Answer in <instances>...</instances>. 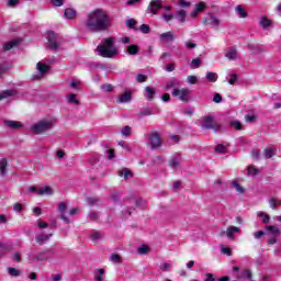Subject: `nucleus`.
<instances>
[{
  "instance_id": "1",
  "label": "nucleus",
  "mask_w": 281,
  "mask_h": 281,
  "mask_svg": "<svg viewBox=\"0 0 281 281\" xmlns=\"http://www.w3.org/2000/svg\"><path fill=\"white\" fill-rule=\"evenodd\" d=\"M109 15L100 9L90 12L86 19V27L89 32H104L109 30Z\"/></svg>"
},
{
  "instance_id": "2",
  "label": "nucleus",
  "mask_w": 281,
  "mask_h": 281,
  "mask_svg": "<svg viewBox=\"0 0 281 281\" xmlns=\"http://www.w3.org/2000/svg\"><path fill=\"white\" fill-rule=\"evenodd\" d=\"M97 53L102 58H115L120 54L113 37L102 40L101 44L97 47Z\"/></svg>"
},
{
  "instance_id": "3",
  "label": "nucleus",
  "mask_w": 281,
  "mask_h": 281,
  "mask_svg": "<svg viewBox=\"0 0 281 281\" xmlns=\"http://www.w3.org/2000/svg\"><path fill=\"white\" fill-rule=\"evenodd\" d=\"M54 127V120L43 119L37 123L31 126L32 133L35 135H43V133H47V131H52Z\"/></svg>"
},
{
  "instance_id": "4",
  "label": "nucleus",
  "mask_w": 281,
  "mask_h": 281,
  "mask_svg": "<svg viewBox=\"0 0 281 281\" xmlns=\"http://www.w3.org/2000/svg\"><path fill=\"white\" fill-rule=\"evenodd\" d=\"M203 25L211 27L212 30H221V23H223L218 16L214 13H207L202 21Z\"/></svg>"
},
{
  "instance_id": "5",
  "label": "nucleus",
  "mask_w": 281,
  "mask_h": 281,
  "mask_svg": "<svg viewBox=\"0 0 281 281\" xmlns=\"http://www.w3.org/2000/svg\"><path fill=\"white\" fill-rule=\"evenodd\" d=\"M52 248H47L46 250L32 255L29 260L30 262H47V260H49V254H52Z\"/></svg>"
},
{
  "instance_id": "6",
  "label": "nucleus",
  "mask_w": 281,
  "mask_h": 281,
  "mask_svg": "<svg viewBox=\"0 0 281 281\" xmlns=\"http://www.w3.org/2000/svg\"><path fill=\"white\" fill-rule=\"evenodd\" d=\"M171 95L173 98H179V100L181 102H188V100H190V89L188 88H175L172 91H171Z\"/></svg>"
},
{
  "instance_id": "7",
  "label": "nucleus",
  "mask_w": 281,
  "mask_h": 281,
  "mask_svg": "<svg viewBox=\"0 0 281 281\" xmlns=\"http://www.w3.org/2000/svg\"><path fill=\"white\" fill-rule=\"evenodd\" d=\"M148 146H150V148L153 150L160 148L161 146V135H159V133L157 132H153L150 134H148V142H147Z\"/></svg>"
},
{
  "instance_id": "8",
  "label": "nucleus",
  "mask_w": 281,
  "mask_h": 281,
  "mask_svg": "<svg viewBox=\"0 0 281 281\" xmlns=\"http://www.w3.org/2000/svg\"><path fill=\"white\" fill-rule=\"evenodd\" d=\"M202 128L221 131V124L214 121L213 116H205L202 121Z\"/></svg>"
},
{
  "instance_id": "9",
  "label": "nucleus",
  "mask_w": 281,
  "mask_h": 281,
  "mask_svg": "<svg viewBox=\"0 0 281 281\" xmlns=\"http://www.w3.org/2000/svg\"><path fill=\"white\" fill-rule=\"evenodd\" d=\"M58 40H59V36H58V34L54 33V31L47 32L48 45L55 52H56V49H58V47L60 45V44H58Z\"/></svg>"
},
{
  "instance_id": "10",
  "label": "nucleus",
  "mask_w": 281,
  "mask_h": 281,
  "mask_svg": "<svg viewBox=\"0 0 281 281\" xmlns=\"http://www.w3.org/2000/svg\"><path fill=\"white\" fill-rule=\"evenodd\" d=\"M164 8L161 4V0H151L148 4L147 12H151V14H157L159 10Z\"/></svg>"
},
{
  "instance_id": "11",
  "label": "nucleus",
  "mask_w": 281,
  "mask_h": 281,
  "mask_svg": "<svg viewBox=\"0 0 281 281\" xmlns=\"http://www.w3.org/2000/svg\"><path fill=\"white\" fill-rule=\"evenodd\" d=\"M36 69L37 71H40V74H37L35 78H43V76H45V74L49 71V66L43 64L42 61H38L36 65Z\"/></svg>"
},
{
  "instance_id": "12",
  "label": "nucleus",
  "mask_w": 281,
  "mask_h": 281,
  "mask_svg": "<svg viewBox=\"0 0 281 281\" xmlns=\"http://www.w3.org/2000/svg\"><path fill=\"white\" fill-rule=\"evenodd\" d=\"M66 211H67V203H65V202L59 203L58 212L60 214V218H61V221H64V223L69 224V223H71V221L68 220L67 215H65Z\"/></svg>"
},
{
  "instance_id": "13",
  "label": "nucleus",
  "mask_w": 281,
  "mask_h": 281,
  "mask_svg": "<svg viewBox=\"0 0 281 281\" xmlns=\"http://www.w3.org/2000/svg\"><path fill=\"white\" fill-rule=\"evenodd\" d=\"M179 166H181V155L176 154L170 158L169 167L172 168L173 170H177Z\"/></svg>"
},
{
  "instance_id": "14",
  "label": "nucleus",
  "mask_w": 281,
  "mask_h": 281,
  "mask_svg": "<svg viewBox=\"0 0 281 281\" xmlns=\"http://www.w3.org/2000/svg\"><path fill=\"white\" fill-rule=\"evenodd\" d=\"M4 126L8 128H12L13 131H19V128H23V124L19 121H4Z\"/></svg>"
},
{
  "instance_id": "15",
  "label": "nucleus",
  "mask_w": 281,
  "mask_h": 281,
  "mask_svg": "<svg viewBox=\"0 0 281 281\" xmlns=\"http://www.w3.org/2000/svg\"><path fill=\"white\" fill-rule=\"evenodd\" d=\"M131 100H133L131 92H124L116 99V102L117 104H124L126 102H131Z\"/></svg>"
},
{
  "instance_id": "16",
  "label": "nucleus",
  "mask_w": 281,
  "mask_h": 281,
  "mask_svg": "<svg viewBox=\"0 0 281 281\" xmlns=\"http://www.w3.org/2000/svg\"><path fill=\"white\" fill-rule=\"evenodd\" d=\"M50 237L52 234H40L35 237V240L37 245H45V243H47V240H49Z\"/></svg>"
},
{
  "instance_id": "17",
  "label": "nucleus",
  "mask_w": 281,
  "mask_h": 281,
  "mask_svg": "<svg viewBox=\"0 0 281 281\" xmlns=\"http://www.w3.org/2000/svg\"><path fill=\"white\" fill-rule=\"evenodd\" d=\"M155 93H156L155 88H150V87L145 88L144 95L146 100H148V102H153V100L155 99Z\"/></svg>"
},
{
  "instance_id": "18",
  "label": "nucleus",
  "mask_w": 281,
  "mask_h": 281,
  "mask_svg": "<svg viewBox=\"0 0 281 281\" xmlns=\"http://www.w3.org/2000/svg\"><path fill=\"white\" fill-rule=\"evenodd\" d=\"M238 232H240V228H238L237 226H229L226 229V236L229 240H234V234H238Z\"/></svg>"
},
{
  "instance_id": "19",
  "label": "nucleus",
  "mask_w": 281,
  "mask_h": 281,
  "mask_svg": "<svg viewBox=\"0 0 281 281\" xmlns=\"http://www.w3.org/2000/svg\"><path fill=\"white\" fill-rule=\"evenodd\" d=\"M8 175V159L2 158L0 160V177H5Z\"/></svg>"
},
{
  "instance_id": "20",
  "label": "nucleus",
  "mask_w": 281,
  "mask_h": 281,
  "mask_svg": "<svg viewBox=\"0 0 281 281\" xmlns=\"http://www.w3.org/2000/svg\"><path fill=\"white\" fill-rule=\"evenodd\" d=\"M259 25L260 27H262L263 30H269V27L272 25L271 20H269V18H267L266 15L261 16L260 21H259Z\"/></svg>"
},
{
  "instance_id": "21",
  "label": "nucleus",
  "mask_w": 281,
  "mask_h": 281,
  "mask_svg": "<svg viewBox=\"0 0 281 281\" xmlns=\"http://www.w3.org/2000/svg\"><path fill=\"white\" fill-rule=\"evenodd\" d=\"M179 80H177V78H172L169 81H167L165 86V91H170V89H175L176 87H179Z\"/></svg>"
},
{
  "instance_id": "22",
  "label": "nucleus",
  "mask_w": 281,
  "mask_h": 281,
  "mask_svg": "<svg viewBox=\"0 0 281 281\" xmlns=\"http://www.w3.org/2000/svg\"><path fill=\"white\" fill-rule=\"evenodd\" d=\"M226 58H228V60H237L238 50H236V47H231L228 49V52L226 53Z\"/></svg>"
},
{
  "instance_id": "23",
  "label": "nucleus",
  "mask_w": 281,
  "mask_h": 281,
  "mask_svg": "<svg viewBox=\"0 0 281 281\" xmlns=\"http://www.w3.org/2000/svg\"><path fill=\"white\" fill-rule=\"evenodd\" d=\"M160 41H162V43H169L175 41V34H172V32H166L160 34Z\"/></svg>"
},
{
  "instance_id": "24",
  "label": "nucleus",
  "mask_w": 281,
  "mask_h": 281,
  "mask_svg": "<svg viewBox=\"0 0 281 281\" xmlns=\"http://www.w3.org/2000/svg\"><path fill=\"white\" fill-rule=\"evenodd\" d=\"M267 232L271 235V236H280L281 231L278 226L272 225V226H267L266 227Z\"/></svg>"
},
{
  "instance_id": "25",
  "label": "nucleus",
  "mask_w": 281,
  "mask_h": 281,
  "mask_svg": "<svg viewBox=\"0 0 281 281\" xmlns=\"http://www.w3.org/2000/svg\"><path fill=\"white\" fill-rule=\"evenodd\" d=\"M127 54H130V56H137V54H139V46L135 44L128 45Z\"/></svg>"
},
{
  "instance_id": "26",
  "label": "nucleus",
  "mask_w": 281,
  "mask_h": 281,
  "mask_svg": "<svg viewBox=\"0 0 281 281\" xmlns=\"http://www.w3.org/2000/svg\"><path fill=\"white\" fill-rule=\"evenodd\" d=\"M12 247L8 244H3L0 241V258H3L8 251H11Z\"/></svg>"
},
{
  "instance_id": "27",
  "label": "nucleus",
  "mask_w": 281,
  "mask_h": 281,
  "mask_svg": "<svg viewBox=\"0 0 281 281\" xmlns=\"http://www.w3.org/2000/svg\"><path fill=\"white\" fill-rule=\"evenodd\" d=\"M187 16L188 12H186V10H180L176 13V19H178L179 23H186Z\"/></svg>"
},
{
  "instance_id": "28",
  "label": "nucleus",
  "mask_w": 281,
  "mask_h": 281,
  "mask_svg": "<svg viewBox=\"0 0 281 281\" xmlns=\"http://www.w3.org/2000/svg\"><path fill=\"white\" fill-rule=\"evenodd\" d=\"M76 14H77L76 10L71 8L66 9L64 12L65 19H69V20L76 19Z\"/></svg>"
},
{
  "instance_id": "29",
  "label": "nucleus",
  "mask_w": 281,
  "mask_h": 281,
  "mask_svg": "<svg viewBox=\"0 0 281 281\" xmlns=\"http://www.w3.org/2000/svg\"><path fill=\"white\" fill-rule=\"evenodd\" d=\"M235 10H236L239 19H247V10H245V8H243V5H237Z\"/></svg>"
},
{
  "instance_id": "30",
  "label": "nucleus",
  "mask_w": 281,
  "mask_h": 281,
  "mask_svg": "<svg viewBox=\"0 0 281 281\" xmlns=\"http://www.w3.org/2000/svg\"><path fill=\"white\" fill-rule=\"evenodd\" d=\"M263 157H265V159H271V157H276V149H273V148H266L263 150Z\"/></svg>"
},
{
  "instance_id": "31",
  "label": "nucleus",
  "mask_w": 281,
  "mask_h": 281,
  "mask_svg": "<svg viewBox=\"0 0 281 281\" xmlns=\"http://www.w3.org/2000/svg\"><path fill=\"white\" fill-rule=\"evenodd\" d=\"M238 280L244 279V280H251V270H243L240 274L237 276Z\"/></svg>"
},
{
  "instance_id": "32",
  "label": "nucleus",
  "mask_w": 281,
  "mask_h": 281,
  "mask_svg": "<svg viewBox=\"0 0 281 281\" xmlns=\"http://www.w3.org/2000/svg\"><path fill=\"white\" fill-rule=\"evenodd\" d=\"M20 41H11L4 44L3 49L4 52H10V49H12L13 47H16V45H19Z\"/></svg>"
},
{
  "instance_id": "33",
  "label": "nucleus",
  "mask_w": 281,
  "mask_h": 281,
  "mask_svg": "<svg viewBox=\"0 0 281 281\" xmlns=\"http://www.w3.org/2000/svg\"><path fill=\"white\" fill-rule=\"evenodd\" d=\"M119 177H123L124 179H131L133 177V172L128 170L127 168H124L123 170L119 171Z\"/></svg>"
},
{
  "instance_id": "34",
  "label": "nucleus",
  "mask_w": 281,
  "mask_h": 281,
  "mask_svg": "<svg viewBox=\"0 0 281 281\" xmlns=\"http://www.w3.org/2000/svg\"><path fill=\"white\" fill-rule=\"evenodd\" d=\"M207 82H216L218 80V75L216 72L209 71L206 72Z\"/></svg>"
},
{
  "instance_id": "35",
  "label": "nucleus",
  "mask_w": 281,
  "mask_h": 281,
  "mask_svg": "<svg viewBox=\"0 0 281 281\" xmlns=\"http://www.w3.org/2000/svg\"><path fill=\"white\" fill-rule=\"evenodd\" d=\"M203 64V60L201 58H194L191 60V69H199L201 65Z\"/></svg>"
},
{
  "instance_id": "36",
  "label": "nucleus",
  "mask_w": 281,
  "mask_h": 281,
  "mask_svg": "<svg viewBox=\"0 0 281 281\" xmlns=\"http://www.w3.org/2000/svg\"><path fill=\"white\" fill-rule=\"evenodd\" d=\"M14 95L13 90H4L0 93V100H5V98H12Z\"/></svg>"
},
{
  "instance_id": "37",
  "label": "nucleus",
  "mask_w": 281,
  "mask_h": 281,
  "mask_svg": "<svg viewBox=\"0 0 281 281\" xmlns=\"http://www.w3.org/2000/svg\"><path fill=\"white\" fill-rule=\"evenodd\" d=\"M37 194L40 196H43V194H53V191L50 187H44L42 189H38Z\"/></svg>"
},
{
  "instance_id": "38",
  "label": "nucleus",
  "mask_w": 281,
  "mask_h": 281,
  "mask_svg": "<svg viewBox=\"0 0 281 281\" xmlns=\"http://www.w3.org/2000/svg\"><path fill=\"white\" fill-rule=\"evenodd\" d=\"M110 260L111 262H113L114 265H120V262H122V257L117 254H112L110 256Z\"/></svg>"
},
{
  "instance_id": "39",
  "label": "nucleus",
  "mask_w": 281,
  "mask_h": 281,
  "mask_svg": "<svg viewBox=\"0 0 281 281\" xmlns=\"http://www.w3.org/2000/svg\"><path fill=\"white\" fill-rule=\"evenodd\" d=\"M215 153H218L220 155H225L227 153V146L220 144L215 147Z\"/></svg>"
},
{
  "instance_id": "40",
  "label": "nucleus",
  "mask_w": 281,
  "mask_h": 281,
  "mask_svg": "<svg viewBox=\"0 0 281 281\" xmlns=\"http://www.w3.org/2000/svg\"><path fill=\"white\" fill-rule=\"evenodd\" d=\"M9 276H12L13 278H19L21 276V271L16 268H8Z\"/></svg>"
},
{
  "instance_id": "41",
  "label": "nucleus",
  "mask_w": 281,
  "mask_h": 281,
  "mask_svg": "<svg viewBox=\"0 0 281 281\" xmlns=\"http://www.w3.org/2000/svg\"><path fill=\"white\" fill-rule=\"evenodd\" d=\"M102 276H104V269H97L94 273V280L102 281Z\"/></svg>"
},
{
  "instance_id": "42",
  "label": "nucleus",
  "mask_w": 281,
  "mask_h": 281,
  "mask_svg": "<svg viewBox=\"0 0 281 281\" xmlns=\"http://www.w3.org/2000/svg\"><path fill=\"white\" fill-rule=\"evenodd\" d=\"M229 126L235 128V131H243V124L238 121H233L229 123Z\"/></svg>"
},
{
  "instance_id": "43",
  "label": "nucleus",
  "mask_w": 281,
  "mask_h": 281,
  "mask_svg": "<svg viewBox=\"0 0 281 281\" xmlns=\"http://www.w3.org/2000/svg\"><path fill=\"white\" fill-rule=\"evenodd\" d=\"M68 102L70 104H80V101L76 99V94L71 93L68 95Z\"/></svg>"
},
{
  "instance_id": "44",
  "label": "nucleus",
  "mask_w": 281,
  "mask_h": 281,
  "mask_svg": "<svg viewBox=\"0 0 281 281\" xmlns=\"http://www.w3.org/2000/svg\"><path fill=\"white\" fill-rule=\"evenodd\" d=\"M125 25L130 27V30H134L135 25H137V21H135V19H130L125 22Z\"/></svg>"
},
{
  "instance_id": "45",
  "label": "nucleus",
  "mask_w": 281,
  "mask_h": 281,
  "mask_svg": "<svg viewBox=\"0 0 281 281\" xmlns=\"http://www.w3.org/2000/svg\"><path fill=\"white\" fill-rule=\"evenodd\" d=\"M233 187L235 188L236 192H239V194H245V188L237 182H233Z\"/></svg>"
},
{
  "instance_id": "46",
  "label": "nucleus",
  "mask_w": 281,
  "mask_h": 281,
  "mask_svg": "<svg viewBox=\"0 0 281 281\" xmlns=\"http://www.w3.org/2000/svg\"><path fill=\"white\" fill-rule=\"evenodd\" d=\"M198 81H199V78L196 76L187 77V82H189V85H196Z\"/></svg>"
},
{
  "instance_id": "47",
  "label": "nucleus",
  "mask_w": 281,
  "mask_h": 281,
  "mask_svg": "<svg viewBox=\"0 0 281 281\" xmlns=\"http://www.w3.org/2000/svg\"><path fill=\"white\" fill-rule=\"evenodd\" d=\"M37 227L40 229H47V227H49V224L47 222H43L42 220L37 221Z\"/></svg>"
},
{
  "instance_id": "48",
  "label": "nucleus",
  "mask_w": 281,
  "mask_h": 281,
  "mask_svg": "<svg viewBox=\"0 0 281 281\" xmlns=\"http://www.w3.org/2000/svg\"><path fill=\"white\" fill-rule=\"evenodd\" d=\"M221 251H222V254H224L226 256H232V249L229 247L225 246V245H223L221 247Z\"/></svg>"
},
{
  "instance_id": "49",
  "label": "nucleus",
  "mask_w": 281,
  "mask_h": 281,
  "mask_svg": "<svg viewBox=\"0 0 281 281\" xmlns=\"http://www.w3.org/2000/svg\"><path fill=\"white\" fill-rule=\"evenodd\" d=\"M251 157L258 161L260 159V149H252Z\"/></svg>"
},
{
  "instance_id": "50",
  "label": "nucleus",
  "mask_w": 281,
  "mask_h": 281,
  "mask_svg": "<svg viewBox=\"0 0 281 281\" xmlns=\"http://www.w3.org/2000/svg\"><path fill=\"white\" fill-rule=\"evenodd\" d=\"M237 81H238V75L232 74L231 78L228 79V85H236Z\"/></svg>"
},
{
  "instance_id": "51",
  "label": "nucleus",
  "mask_w": 281,
  "mask_h": 281,
  "mask_svg": "<svg viewBox=\"0 0 281 281\" xmlns=\"http://www.w3.org/2000/svg\"><path fill=\"white\" fill-rule=\"evenodd\" d=\"M121 135H124V136H128V135H131V126H128V125H126V126H124L123 128H122V131H121Z\"/></svg>"
},
{
  "instance_id": "52",
  "label": "nucleus",
  "mask_w": 281,
  "mask_h": 281,
  "mask_svg": "<svg viewBox=\"0 0 281 281\" xmlns=\"http://www.w3.org/2000/svg\"><path fill=\"white\" fill-rule=\"evenodd\" d=\"M139 30L143 34H148L150 32V26H148V24H142Z\"/></svg>"
},
{
  "instance_id": "53",
  "label": "nucleus",
  "mask_w": 281,
  "mask_h": 281,
  "mask_svg": "<svg viewBox=\"0 0 281 281\" xmlns=\"http://www.w3.org/2000/svg\"><path fill=\"white\" fill-rule=\"evenodd\" d=\"M205 10V2H200L195 5V12H203Z\"/></svg>"
},
{
  "instance_id": "54",
  "label": "nucleus",
  "mask_w": 281,
  "mask_h": 281,
  "mask_svg": "<svg viewBox=\"0 0 281 281\" xmlns=\"http://www.w3.org/2000/svg\"><path fill=\"white\" fill-rule=\"evenodd\" d=\"M248 175H251L252 177H256V175H258V169H256V167H254V166H249L248 167Z\"/></svg>"
},
{
  "instance_id": "55",
  "label": "nucleus",
  "mask_w": 281,
  "mask_h": 281,
  "mask_svg": "<svg viewBox=\"0 0 281 281\" xmlns=\"http://www.w3.org/2000/svg\"><path fill=\"white\" fill-rule=\"evenodd\" d=\"M101 89L102 91L110 92V91H113V86L111 83H105L101 86Z\"/></svg>"
},
{
  "instance_id": "56",
  "label": "nucleus",
  "mask_w": 281,
  "mask_h": 281,
  "mask_svg": "<svg viewBox=\"0 0 281 281\" xmlns=\"http://www.w3.org/2000/svg\"><path fill=\"white\" fill-rule=\"evenodd\" d=\"M136 80L137 82H146V80H148V76L139 74L137 75Z\"/></svg>"
},
{
  "instance_id": "57",
  "label": "nucleus",
  "mask_w": 281,
  "mask_h": 281,
  "mask_svg": "<svg viewBox=\"0 0 281 281\" xmlns=\"http://www.w3.org/2000/svg\"><path fill=\"white\" fill-rule=\"evenodd\" d=\"M213 102H215L216 104H220V102H223V97L221 95V93L214 94Z\"/></svg>"
},
{
  "instance_id": "58",
  "label": "nucleus",
  "mask_w": 281,
  "mask_h": 281,
  "mask_svg": "<svg viewBox=\"0 0 281 281\" xmlns=\"http://www.w3.org/2000/svg\"><path fill=\"white\" fill-rule=\"evenodd\" d=\"M138 254H140V256L148 254V247L146 245H143L138 248Z\"/></svg>"
},
{
  "instance_id": "59",
  "label": "nucleus",
  "mask_w": 281,
  "mask_h": 281,
  "mask_svg": "<svg viewBox=\"0 0 281 281\" xmlns=\"http://www.w3.org/2000/svg\"><path fill=\"white\" fill-rule=\"evenodd\" d=\"M178 3L180 8H190V5H192L190 2L186 0H178Z\"/></svg>"
},
{
  "instance_id": "60",
  "label": "nucleus",
  "mask_w": 281,
  "mask_h": 281,
  "mask_svg": "<svg viewBox=\"0 0 281 281\" xmlns=\"http://www.w3.org/2000/svg\"><path fill=\"white\" fill-rule=\"evenodd\" d=\"M100 238H102V235L98 232L92 233L91 235V240H93V243H95L97 240H100Z\"/></svg>"
},
{
  "instance_id": "61",
  "label": "nucleus",
  "mask_w": 281,
  "mask_h": 281,
  "mask_svg": "<svg viewBox=\"0 0 281 281\" xmlns=\"http://www.w3.org/2000/svg\"><path fill=\"white\" fill-rule=\"evenodd\" d=\"M170 267H172V265L165 262L160 265V269L161 271H170Z\"/></svg>"
},
{
  "instance_id": "62",
  "label": "nucleus",
  "mask_w": 281,
  "mask_h": 281,
  "mask_svg": "<svg viewBox=\"0 0 281 281\" xmlns=\"http://www.w3.org/2000/svg\"><path fill=\"white\" fill-rule=\"evenodd\" d=\"M258 216H263L262 223H265L266 225L271 220V217H269V215H267L265 213H259Z\"/></svg>"
},
{
  "instance_id": "63",
  "label": "nucleus",
  "mask_w": 281,
  "mask_h": 281,
  "mask_svg": "<svg viewBox=\"0 0 281 281\" xmlns=\"http://www.w3.org/2000/svg\"><path fill=\"white\" fill-rule=\"evenodd\" d=\"M165 71H175V64H167L166 68H165Z\"/></svg>"
},
{
  "instance_id": "64",
  "label": "nucleus",
  "mask_w": 281,
  "mask_h": 281,
  "mask_svg": "<svg viewBox=\"0 0 281 281\" xmlns=\"http://www.w3.org/2000/svg\"><path fill=\"white\" fill-rule=\"evenodd\" d=\"M204 281H216V279H214V274L212 273H206V278Z\"/></svg>"
}]
</instances>
